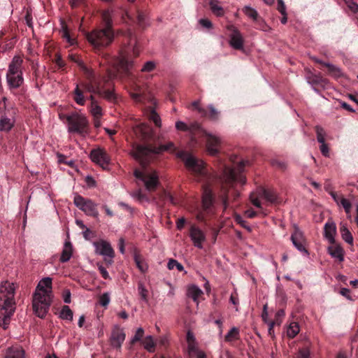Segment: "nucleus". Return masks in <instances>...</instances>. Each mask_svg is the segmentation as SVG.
Here are the masks:
<instances>
[{
	"label": "nucleus",
	"instance_id": "e433bc0d",
	"mask_svg": "<svg viewBox=\"0 0 358 358\" xmlns=\"http://www.w3.org/2000/svg\"><path fill=\"white\" fill-rule=\"evenodd\" d=\"M74 101L76 103L80 106H84L85 103V99L83 95L82 90L79 88V85H76V87L74 90Z\"/></svg>",
	"mask_w": 358,
	"mask_h": 358
},
{
	"label": "nucleus",
	"instance_id": "39448f33",
	"mask_svg": "<svg viewBox=\"0 0 358 358\" xmlns=\"http://www.w3.org/2000/svg\"><path fill=\"white\" fill-rule=\"evenodd\" d=\"M86 37L93 48L99 50L113 43L115 38V32L103 28H99L87 33Z\"/></svg>",
	"mask_w": 358,
	"mask_h": 358
},
{
	"label": "nucleus",
	"instance_id": "f03ea898",
	"mask_svg": "<svg viewBox=\"0 0 358 358\" xmlns=\"http://www.w3.org/2000/svg\"><path fill=\"white\" fill-rule=\"evenodd\" d=\"M52 278H43L38 282L33 295L32 307L36 315L44 318L51 305Z\"/></svg>",
	"mask_w": 358,
	"mask_h": 358
},
{
	"label": "nucleus",
	"instance_id": "9d476101",
	"mask_svg": "<svg viewBox=\"0 0 358 358\" xmlns=\"http://www.w3.org/2000/svg\"><path fill=\"white\" fill-rule=\"evenodd\" d=\"M177 156L184 162L185 166L189 170L200 175L204 173V164L202 160L196 159L185 151L178 152Z\"/></svg>",
	"mask_w": 358,
	"mask_h": 358
},
{
	"label": "nucleus",
	"instance_id": "4be33fe9",
	"mask_svg": "<svg viewBox=\"0 0 358 358\" xmlns=\"http://www.w3.org/2000/svg\"><path fill=\"white\" fill-rule=\"evenodd\" d=\"M214 203V196L211 189L208 186L203 187L202 208L203 210L208 211Z\"/></svg>",
	"mask_w": 358,
	"mask_h": 358
},
{
	"label": "nucleus",
	"instance_id": "4c0bfd02",
	"mask_svg": "<svg viewBox=\"0 0 358 358\" xmlns=\"http://www.w3.org/2000/svg\"><path fill=\"white\" fill-rule=\"evenodd\" d=\"M299 326L296 322H292L289 324L287 330V335L289 338H294L299 332Z\"/></svg>",
	"mask_w": 358,
	"mask_h": 358
},
{
	"label": "nucleus",
	"instance_id": "a878e982",
	"mask_svg": "<svg viewBox=\"0 0 358 358\" xmlns=\"http://www.w3.org/2000/svg\"><path fill=\"white\" fill-rule=\"evenodd\" d=\"M336 233V224L333 222H327L324 224V237L331 244L335 243V235Z\"/></svg>",
	"mask_w": 358,
	"mask_h": 358
},
{
	"label": "nucleus",
	"instance_id": "79ce46f5",
	"mask_svg": "<svg viewBox=\"0 0 358 358\" xmlns=\"http://www.w3.org/2000/svg\"><path fill=\"white\" fill-rule=\"evenodd\" d=\"M143 344L144 348L146 349L148 352H152L154 351L155 343L153 341V338L151 336H146L143 342Z\"/></svg>",
	"mask_w": 358,
	"mask_h": 358
},
{
	"label": "nucleus",
	"instance_id": "603ef678",
	"mask_svg": "<svg viewBox=\"0 0 358 358\" xmlns=\"http://www.w3.org/2000/svg\"><path fill=\"white\" fill-rule=\"evenodd\" d=\"M110 301V294L108 292L103 293L99 297V303L101 306L106 307Z\"/></svg>",
	"mask_w": 358,
	"mask_h": 358
},
{
	"label": "nucleus",
	"instance_id": "f704fd0d",
	"mask_svg": "<svg viewBox=\"0 0 358 358\" xmlns=\"http://www.w3.org/2000/svg\"><path fill=\"white\" fill-rule=\"evenodd\" d=\"M73 313L68 306H64L59 313V317L64 320L72 321Z\"/></svg>",
	"mask_w": 358,
	"mask_h": 358
},
{
	"label": "nucleus",
	"instance_id": "f257e3e1",
	"mask_svg": "<svg viewBox=\"0 0 358 358\" xmlns=\"http://www.w3.org/2000/svg\"><path fill=\"white\" fill-rule=\"evenodd\" d=\"M124 37L122 46L117 57H112L109 54L103 53V58L117 71H122L126 75L131 73L134 68V62L130 57L131 52L135 57L139 55V49L136 37L131 29L126 31L120 30L117 32Z\"/></svg>",
	"mask_w": 358,
	"mask_h": 358
},
{
	"label": "nucleus",
	"instance_id": "0e129e2a",
	"mask_svg": "<svg viewBox=\"0 0 358 358\" xmlns=\"http://www.w3.org/2000/svg\"><path fill=\"white\" fill-rule=\"evenodd\" d=\"M296 358H310V351L307 348L299 350Z\"/></svg>",
	"mask_w": 358,
	"mask_h": 358
},
{
	"label": "nucleus",
	"instance_id": "37998d69",
	"mask_svg": "<svg viewBox=\"0 0 358 358\" xmlns=\"http://www.w3.org/2000/svg\"><path fill=\"white\" fill-rule=\"evenodd\" d=\"M243 13L250 18L252 19L254 21L257 20V17L259 16L257 11L251 8L249 6H246L243 8Z\"/></svg>",
	"mask_w": 358,
	"mask_h": 358
},
{
	"label": "nucleus",
	"instance_id": "8fccbe9b",
	"mask_svg": "<svg viewBox=\"0 0 358 358\" xmlns=\"http://www.w3.org/2000/svg\"><path fill=\"white\" fill-rule=\"evenodd\" d=\"M144 335V330L143 328L139 327L137 329L135 335L131 339V344H134L137 341L141 340Z\"/></svg>",
	"mask_w": 358,
	"mask_h": 358
},
{
	"label": "nucleus",
	"instance_id": "2f4dec72",
	"mask_svg": "<svg viewBox=\"0 0 358 358\" xmlns=\"http://www.w3.org/2000/svg\"><path fill=\"white\" fill-rule=\"evenodd\" d=\"M209 6L212 13L217 17H222L224 15V10L220 5L218 0H210Z\"/></svg>",
	"mask_w": 358,
	"mask_h": 358
},
{
	"label": "nucleus",
	"instance_id": "473e14b6",
	"mask_svg": "<svg viewBox=\"0 0 358 358\" xmlns=\"http://www.w3.org/2000/svg\"><path fill=\"white\" fill-rule=\"evenodd\" d=\"M324 66L327 67L329 74L331 76L336 78L343 76L342 71L338 66L329 62H327V64H324Z\"/></svg>",
	"mask_w": 358,
	"mask_h": 358
},
{
	"label": "nucleus",
	"instance_id": "4468645a",
	"mask_svg": "<svg viewBox=\"0 0 358 358\" xmlns=\"http://www.w3.org/2000/svg\"><path fill=\"white\" fill-rule=\"evenodd\" d=\"M290 239L293 245L303 255L308 256L309 252L306 248V238L303 231L296 226H294V230L291 235Z\"/></svg>",
	"mask_w": 358,
	"mask_h": 358
},
{
	"label": "nucleus",
	"instance_id": "5fc2aeb1",
	"mask_svg": "<svg viewBox=\"0 0 358 358\" xmlns=\"http://www.w3.org/2000/svg\"><path fill=\"white\" fill-rule=\"evenodd\" d=\"M235 220L238 224H239L243 228L246 229L248 231H252L251 227L247 224V222L245 220H244L243 218L241 215H236Z\"/></svg>",
	"mask_w": 358,
	"mask_h": 358
},
{
	"label": "nucleus",
	"instance_id": "58836bf2",
	"mask_svg": "<svg viewBox=\"0 0 358 358\" xmlns=\"http://www.w3.org/2000/svg\"><path fill=\"white\" fill-rule=\"evenodd\" d=\"M138 292L141 296V300L145 303H148V291L142 282H138Z\"/></svg>",
	"mask_w": 358,
	"mask_h": 358
},
{
	"label": "nucleus",
	"instance_id": "3c124183",
	"mask_svg": "<svg viewBox=\"0 0 358 358\" xmlns=\"http://www.w3.org/2000/svg\"><path fill=\"white\" fill-rule=\"evenodd\" d=\"M81 86L87 92L96 94H101V91H99L97 88H95L88 81V83H83Z\"/></svg>",
	"mask_w": 358,
	"mask_h": 358
},
{
	"label": "nucleus",
	"instance_id": "412c9836",
	"mask_svg": "<svg viewBox=\"0 0 358 358\" xmlns=\"http://www.w3.org/2000/svg\"><path fill=\"white\" fill-rule=\"evenodd\" d=\"M0 326L3 329H6L10 323L11 316L15 311V306L7 307L3 305H0Z\"/></svg>",
	"mask_w": 358,
	"mask_h": 358
},
{
	"label": "nucleus",
	"instance_id": "6e6d98bb",
	"mask_svg": "<svg viewBox=\"0 0 358 358\" xmlns=\"http://www.w3.org/2000/svg\"><path fill=\"white\" fill-rule=\"evenodd\" d=\"M340 203L345 209V213L347 214H350L352 207L350 201L347 199L342 197L340 200Z\"/></svg>",
	"mask_w": 358,
	"mask_h": 358
},
{
	"label": "nucleus",
	"instance_id": "de8ad7c7",
	"mask_svg": "<svg viewBox=\"0 0 358 358\" xmlns=\"http://www.w3.org/2000/svg\"><path fill=\"white\" fill-rule=\"evenodd\" d=\"M99 96H101L104 97L106 99L110 101H116V95L115 94L109 90H103L102 88V93L99 94Z\"/></svg>",
	"mask_w": 358,
	"mask_h": 358
},
{
	"label": "nucleus",
	"instance_id": "bb28decb",
	"mask_svg": "<svg viewBox=\"0 0 358 358\" xmlns=\"http://www.w3.org/2000/svg\"><path fill=\"white\" fill-rule=\"evenodd\" d=\"M113 10H106L103 11L101 14L102 24L103 29H106L108 31H114L113 26Z\"/></svg>",
	"mask_w": 358,
	"mask_h": 358
},
{
	"label": "nucleus",
	"instance_id": "c03bdc74",
	"mask_svg": "<svg viewBox=\"0 0 358 358\" xmlns=\"http://www.w3.org/2000/svg\"><path fill=\"white\" fill-rule=\"evenodd\" d=\"M148 118L152 120L155 124L158 127H161L162 126V121L159 115L157 113L155 109L152 108L150 111V113L148 115Z\"/></svg>",
	"mask_w": 358,
	"mask_h": 358
},
{
	"label": "nucleus",
	"instance_id": "c85d7f7f",
	"mask_svg": "<svg viewBox=\"0 0 358 358\" xmlns=\"http://www.w3.org/2000/svg\"><path fill=\"white\" fill-rule=\"evenodd\" d=\"M5 358H24V351L19 346H13L7 350Z\"/></svg>",
	"mask_w": 358,
	"mask_h": 358
},
{
	"label": "nucleus",
	"instance_id": "f8f14e48",
	"mask_svg": "<svg viewBox=\"0 0 358 358\" xmlns=\"http://www.w3.org/2000/svg\"><path fill=\"white\" fill-rule=\"evenodd\" d=\"M134 176L144 182L145 187L148 191L155 190L159 185L158 175L156 171L145 173L139 170H135Z\"/></svg>",
	"mask_w": 358,
	"mask_h": 358
},
{
	"label": "nucleus",
	"instance_id": "9b49d317",
	"mask_svg": "<svg viewBox=\"0 0 358 358\" xmlns=\"http://www.w3.org/2000/svg\"><path fill=\"white\" fill-rule=\"evenodd\" d=\"M16 285L13 282L6 281L3 282L0 287V301H3L0 305H3L7 307L15 306V293L16 289Z\"/></svg>",
	"mask_w": 358,
	"mask_h": 358
},
{
	"label": "nucleus",
	"instance_id": "a18cd8bd",
	"mask_svg": "<svg viewBox=\"0 0 358 358\" xmlns=\"http://www.w3.org/2000/svg\"><path fill=\"white\" fill-rule=\"evenodd\" d=\"M202 351L199 350L195 342H189L187 346V352L190 357H192L194 356H197L199 355V352H201Z\"/></svg>",
	"mask_w": 358,
	"mask_h": 358
},
{
	"label": "nucleus",
	"instance_id": "ddd939ff",
	"mask_svg": "<svg viewBox=\"0 0 358 358\" xmlns=\"http://www.w3.org/2000/svg\"><path fill=\"white\" fill-rule=\"evenodd\" d=\"M96 249V253L104 257V261L108 265H111L113 262V258L115 253L110 244L106 241L94 243Z\"/></svg>",
	"mask_w": 358,
	"mask_h": 358
},
{
	"label": "nucleus",
	"instance_id": "cd10ccee",
	"mask_svg": "<svg viewBox=\"0 0 358 358\" xmlns=\"http://www.w3.org/2000/svg\"><path fill=\"white\" fill-rule=\"evenodd\" d=\"M259 195L271 203H276L279 202V199L276 192L272 189L262 188L259 192Z\"/></svg>",
	"mask_w": 358,
	"mask_h": 358
},
{
	"label": "nucleus",
	"instance_id": "b1692460",
	"mask_svg": "<svg viewBox=\"0 0 358 358\" xmlns=\"http://www.w3.org/2000/svg\"><path fill=\"white\" fill-rule=\"evenodd\" d=\"M306 80L311 86H321L324 87L327 84V80L323 78L320 74H315L308 71L306 74Z\"/></svg>",
	"mask_w": 358,
	"mask_h": 358
},
{
	"label": "nucleus",
	"instance_id": "c9c22d12",
	"mask_svg": "<svg viewBox=\"0 0 358 358\" xmlns=\"http://www.w3.org/2000/svg\"><path fill=\"white\" fill-rule=\"evenodd\" d=\"M134 262L136 264L137 268L142 272L145 273L148 271V266L147 263L142 259L139 255L137 253L134 254Z\"/></svg>",
	"mask_w": 358,
	"mask_h": 358
},
{
	"label": "nucleus",
	"instance_id": "ea45409f",
	"mask_svg": "<svg viewBox=\"0 0 358 358\" xmlns=\"http://www.w3.org/2000/svg\"><path fill=\"white\" fill-rule=\"evenodd\" d=\"M239 330L237 327H232L225 336V341L231 342L234 340L238 339Z\"/></svg>",
	"mask_w": 358,
	"mask_h": 358
},
{
	"label": "nucleus",
	"instance_id": "393cba45",
	"mask_svg": "<svg viewBox=\"0 0 358 358\" xmlns=\"http://www.w3.org/2000/svg\"><path fill=\"white\" fill-rule=\"evenodd\" d=\"M329 255L339 262L344 261L345 251L340 245H331L327 248Z\"/></svg>",
	"mask_w": 358,
	"mask_h": 358
},
{
	"label": "nucleus",
	"instance_id": "052dcab7",
	"mask_svg": "<svg viewBox=\"0 0 358 358\" xmlns=\"http://www.w3.org/2000/svg\"><path fill=\"white\" fill-rule=\"evenodd\" d=\"M97 266L102 278L105 280L110 279V278L106 268L102 264H98Z\"/></svg>",
	"mask_w": 358,
	"mask_h": 358
},
{
	"label": "nucleus",
	"instance_id": "680f3d73",
	"mask_svg": "<svg viewBox=\"0 0 358 358\" xmlns=\"http://www.w3.org/2000/svg\"><path fill=\"white\" fill-rule=\"evenodd\" d=\"M271 164L273 166H275L280 169L284 170L287 167V164L285 162L279 161L278 159L271 160Z\"/></svg>",
	"mask_w": 358,
	"mask_h": 358
},
{
	"label": "nucleus",
	"instance_id": "c756f323",
	"mask_svg": "<svg viewBox=\"0 0 358 358\" xmlns=\"http://www.w3.org/2000/svg\"><path fill=\"white\" fill-rule=\"evenodd\" d=\"M73 254L72 244L70 241H66L60 257V262L62 263L67 262L71 259Z\"/></svg>",
	"mask_w": 358,
	"mask_h": 358
},
{
	"label": "nucleus",
	"instance_id": "338daca9",
	"mask_svg": "<svg viewBox=\"0 0 358 358\" xmlns=\"http://www.w3.org/2000/svg\"><path fill=\"white\" fill-rule=\"evenodd\" d=\"M278 10L281 14H286V6L282 0H277Z\"/></svg>",
	"mask_w": 358,
	"mask_h": 358
},
{
	"label": "nucleus",
	"instance_id": "7ed1b4c3",
	"mask_svg": "<svg viewBox=\"0 0 358 358\" xmlns=\"http://www.w3.org/2000/svg\"><path fill=\"white\" fill-rule=\"evenodd\" d=\"M175 149L173 143L169 142L167 144L162 145L159 147L152 146L150 145H134L131 155L138 161L142 166H145L148 163V158L152 154H160L164 151Z\"/></svg>",
	"mask_w": 358,
	"mask_h": 358
},
{
	"label": "nucleus",
	"instance_id": "864d4df0",
	"mask_svg": "<svg viewBox=\"0 0 358 358\" xmlns=\"http://www.w3.org/2000/svg\"><path fill=\"white\" fill-rule=\"evenodd\" d=\"M137 23L141 27H145L147 25L146 15L141 11L137 13Z\"/></svg>",
	"mask_w": 358,
	"mask_h": 358
},
{
	"label": "nucleus",
	"instance_id": "1a4fd4ad",
	"mask_svg": "<svg viewBox=\"0 0 358 358\" xmlns=\"http://www.w3.org/2000/svg\"><path fill=\"white\" fill-rule=\"evenodd\" d=\"M73 203L87 215L92 216L95 218L99 217V211L97 210L98 205L91 199H86L80 194H75Z\"/></svg>",
	"mask_w": 358,
	"mask_h": 358
},
{
	"label": "nucleus",
	"instance_id": "6ab92c4d",
	"mask_svg": "<svg viewBox=\"0 0 358 358\" xmlns=\"http://www.w3.org/2000/svg\"><path fill=\"white\" fill-rule=\"evenodd\" d=\"M189 236L195 247L199 249L203 248L202 243L206 241V235L201 229L195 225H192L189 229Z\"/></svg>",
	"mask_w": 358,
	"mask_h": 358
},
{
	"label": "nucleus",
	"instance_id": "a211bd4d",
	"mask_svg": "<svg viewBox=\"0 0 358 358\" xmlns=\"http://www.w3.org/2000/svg\"><path fill=\"white\" fill-rule=\"evenodd\" d=\"M126 335L123 329L119 326H115L111 331L110 338V345L115 348H120L125 340Z\"/></svg>",
	"mask_w": 358,
	"mask_h": 358
},
{
	"label": "nucleus",
	"instance_id": "aec40b11",
	"mask_svg": "<svg viewBox=\"0 0 358 358\" xmlns=\"http://www.w3.org/2000/svg\"><path fill=\"white\" fill-rule=\"evenodd\" d=\"M231 33L229 35V44L235 50L243 48V38L240 31L235 27L229 28Z\"/></svg>",
	"mask_w": 358,
	"mask_h": 358
},
{
	"label": "nucleus",
	"instance_id": "6e6552de",
	"mask_svg": "<svg viewBox=\"0 0 358 358\" xmlns=\"http://www.w3.org/2000/svg\"><path fill=\"white\" fill-rule=\"evenodd\" d=\"M6 98H3L0 103V131L9 132L15 123V115L17 109L13 106H7Z\"/></svg>",
	"mask_w": 358,
	"mask_h": 358
},
{
	"label": "nucleus",
	"instance_id": "4d7b16f0",
	"mask_svg": "<svg viewBox=\"0 0 358 358\" xmlns=\"http://www.w3.org/2000/svg\"><path fill=\"white\" fill-rule=\"evenodd\" d=\"M285 316V311L283 309L278 310L275 313V320L273 322H275L277 325L280 326L282 323V319Z\"/></svg>",
	"mask_w": 358,
	"mask_h": 358
},
{
	"label": "nucleus",
	"instance_id": "69168bd1",
	"mask_svg": "<svg viewBox=\"0 0 358 358\" xmlns=\"http://www.w3.org/2000/svg\"><path fill=\"white\" fill-rule=\"evenodd\" d=\"M176 128L179 131H186L188 130L187 125L182 121H178L176 123Z\"/></svg>",
	"mask_w": 358,
	"mask_h": 358
},
{
	"label": "nucleus",
	"instance_id": "72a5a7b5",
	"mask_svg": "<svg viewBox=\"0 0 358 358\" xmlns=\"http://www.w3.org/2000/svg\"><path fill=\"white\" fill-rule=\"evenodd\" d=\"M342 238L348 244L353 243V237L349 229L345 224L341 226L340 228Z\"/></svg>",
	"mask_w": 358,
	"mask_h": 358
},
{
	"label": "nucleus",
	"instance_id": "774afa93",
	"mask_svg": "<svg viewBox=\"0 0 358 358\" xmlns=\"http://www.w3.org/2000/svg\"><path fill=\"white\" fill-rule=\"evenodd\" d=\"M199 24L205 27V28H207V29H210L213 27V24L212 22L208 20V19H205V18H202V19H200L199 20Z\"/></svg>",
	"mask_w": 358,
	"mask_h": 358
},
{
	"label": "nucleus",
	"instance_id": "f3484780",
	"mask_svg": "<svg viewBox=\"0 0 358 358\" xmlns=\"http://www.w3.org/2000/svg\"><path fill=\"white\" fill-rule=\"evenodd\" d=\"M204 134L207 137L206 147L208 152L211 155H216L219 152L218 148L222 142L220 137L208 131H205Z\"/></svg>",
	"mask_w": 358,
	"mask_h": 358
},
{
	"label": "nucleus",
	"instance_id": "5701e85b",
	"mask_svg": "<svg viewBox=\"0 0 358 358\" xmlns=\"http://www.w3.org/2000/svg\"><path fill=\"white\" fill-rule=\"evenodd\" d=\"M136 135L143 141H148L152 137V129L146 124H141L134 129Z\"/></svg>",
	"mask_w": 358,
	"mask_h": 358
},
{
	"label": "nucleus",
	"instance_id": "0eeeda50",
	"mask_svg": "<svg viewBox=\"0 0 358 358\" xmlns=\"http://www.w3.org/2000/svg\"><path fill=\"white\" fill-rule=\"evenodd\" d=\"M65 117L69 133L78 134L83 136L88 134L89 121L85 115L73 113Z\"/></svg>",
	"mask_w": 358,
	"mask_h": 358
},
{
	"label": "nucleus",
	"instance_id": "423d86ee",
	"mask_svg": "<svg viewBox=\"0 0 358 358\" xmlns=\"http://www.w3.org/2000/svg\"><path fill=\"white\" fill-rule=\"evenodd\" d=\"M248 163V161L243 160L238 163L237 169H234L229 166L224 167L223 171V184L222 187L223 191L222 200L224 209H226L228 206V196L226 186H230L235 181H236L238 178H240L241 181H242V178L240 174L243 171V168L245 164Z\"/></svg>",
	"mask_w": 358,
	"mask_h": 358
},
{
	"label": "nucleus",
	"instance_id": "49530a36",
	"mask_svg": "<svg viewBox=\"0 0 358 358\" xmlns=\"http://www.w3.org/2000/svg\"><path fill=\"white\" fill-rule=\"evenodd\" d=\"M315 131L317 134V140L320 143H325L326 133L324 129L320 126L315 127Z\"/></svg>",
	"mask_w": 358,
	"mask_h": 358
},
{
	"label": "nucleus",
	"instance_id": "7c9ffc66",
	"mask_svg": "<svg viewBox=\"0 0 358 358\" xmlns=\"http://www.w3.org/2000/svg\"><path fill=\"white\" fill-rule=\"evenodd\" d=\"M203 294L202 290L196 285H192L187 289V295L196 303H199V297Z\"/></svg>",
	"mask_w": 358,
	"mask_h": 358
},
{
	"label": "nucleus",
	"instance_id": "2eb2a0df",
	"mask_svg": "<svg viewBox=\"0 0 358 358\" xmlns=\"http://www.w3.org/2000/svg\"><path fill=\"white\" fill-rule=\"evenodd\" d=\"M90 157L93 162L99 165L103 169L108 168L110 161V158L107 152L101 148L92 150L90 152Z\"/></svg>",
	"mask_w": 358,
	"mask_h": 358
},
{
	"label": "nucleus",
	"instance_id": "dca6fc26",
	"mask_svg": "<svg viewBox=\"0 0 358 358\" xmlns=\"http://www.w3.org/2000/svg\"><path fill=\"white\" fill-rule=\"evenodd\" d=\"M76 62L80 69L84 72L87 80L90 81L95 88H97L99 91H101V93H102L103 87L101 85L100 76H97L92 69L87 68L83 61L78 59Z\"/></svg>",
	"mask_w": 358,
	"mask_h": 358
},
{
	"label": "nucleus",
	"instance_id": "20e7f679",
	"mask_svg": "<svg viewBox=\"0 0 358 358\" xmlns=\"http://www.w3.org/2000/svg\"><path fill=\"white\" fill-rule=\"evenodd\" d=\"M22 64V58L15 55L8 64L6 82L10 90L17 89L23 84Z\"/></svg>",
	"mask_w": 358,
	"mask_h": 358
},
{
	"label": "nucleus",
	"instance_id": "bf43d9fd",
	"mask_svg": "<svg viewBox=\"0 0 358 358\" xmlns=\"http://www.w3.org/2000/svg\"><path fill=\"white\" fill-rule=\"evenodd\" d=\"M208 108L210 110V118L213 120H217L218 118L219 112L215 108L213 104L208 105Z\"/></svg>",
	"mask_w": 358,
	"mask_h": 358
},
{
	"label": "nucleus",
	"instance_id": "09e8293b",
	"mask_svg": "<svg viewBox=\"0 0 358 358\" xmlns=\"http://www.w3.org/2000/svg\"><path fill=\"white\" fill-rule=\"evenodd\" d=\"M167 267L169 270H172L175 268H176L177 270L179 271H182L184 270L183 266L180 263H179L177 260L173 259H169V261L167 264Z\"/></svg>",
	"mask_w": 358,
	"mask_h": 358
},
{
	"label": "nucleus",
	"instance_id": "e2e57ef3",
	"mask_svg": "<svg viewBox=\"0 0 358 358\" xmlns=\"http://www.w3.org/2000/svg\"><path fill=\"white\" fill-rule=\"evenodd\" d=\"M345 3L348 7L353 12L357 13L358 11V4L353 0H345Z\"/></svg>",
	"mask_w": 358,
	"mask_h": 358
},
{
	"label": "nucleus",
	"instance_id": "13d9d810",
	"mask_svg": "<svg viewBox=\"0 0 358 358\" xmlns=\"http://www.w3.org/2000/svg\"><path fill=\"white\" fill-rule=\"evenodd\" d=\"M155 68V64L154 62L148 61L143 66L141 71L143 72H150Z\"/></svg>",
	"mask_w": 358,
	"mask_h": 358
},
{
	"label": "nucleus",
	"instance_id": "a19ab883",
	"mask_svg": "<svg viewBox=\"0 0 358 358\" xmlns=\"http://www.w3.org/2000/svg\"><path fill=\"white\" fill-rule=\"evenodd\" d=\"M90 113L94 118H101L102 116V108L98 103H91Z\"/></svg>",
	"mask_w": 358,
	"mask_h": 358
}]
</instances>
